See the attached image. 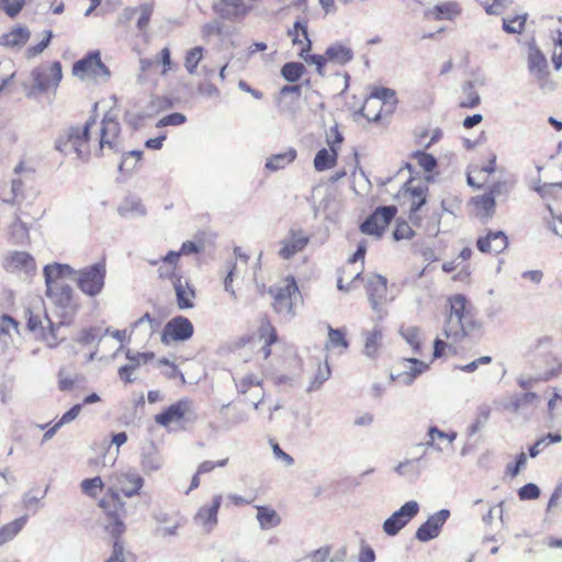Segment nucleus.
I'll return each instance as SVG.
<instances>
[{"instance_id": "nucleus-29", "label": "nucleus", "mask_w": 562, "mask_h": 562, "mask_svg": "<svg viewBox=\"0 0 562 562\" xmlns=\"http://www.w3.org/2000/svg\"><path fill=\"white\" fill-rule=\"evenodd\" d=\"M362 337L364 340L363 355L371 359L376 358L383 340L382 328L375 326L372 330H364Z\"/></svg>"}, {"instance_id": "nucleus-26", "label": "nucleus", "mask_w": 562, "mask_h": 562, "mask_svg": "<svg viewBox=\"0 0 562 562\" xmlns=\"http://www.w3.org/2000/svg\"><path fill=\"white\" fill-rule=\"evenodd\" d=\"M173 289L177 297V305L180 310H188L194 306L193 299L195 297V290L183 278H176L173 280Z\"/></svg>"}, {"instance_id": "nucleus-32", "label": "nucleus", "mask_w": 562, "mask_h": 562, "mask_svg": "<svg viewBox=\"0 0 562 562\" xmlns=\"http://www.w3.org/2000/svg\"><path fill=\"white\" fill-rule=\"evenodd\" d=\"M30 30L25 26H16L0 37V44L7 47H21L30 38Z\"/></svg>"}, {"instance_id": "nucleus-57", "label": "nucleus", "mask_w": 562, "mask_h": 562, "mask_svg": "<svg viewBox=\"0 0 562 562\" xmlns=\"http://www.w3.org/2000/svg\"><path fill=\"white\" fill-rule=\"evenodd\" d=\"M26 0H1V10L10 16H16L25 5Z\"/></svg>"}, {"instance_id": "nucleus-63", "label": "nucleus", "mask_w": 562, "mask_h": 562, "mask_svg": "<svg viewBox=\"0 0 562 562\" xmlns=\"http://www.w3.org/2000/svg\"><path fill=\"white\" fill-rule=\"evenodd\" d=\"M52 38H53V32L50 30L45 31L44 38L38 44L27 48V55L30 57H35V56L40 55L49 45Z\"/></svg>"}, {"instance_id": "nucleus-43", "label": "nucleus", "mask_w": 562, "mask_h": 562, "mask_svg": "<svg viewBox=\"0 0 562 562\" xmlns=\"http://www.w3.org/2000/svg\"><path fill=\"white\" fill-rule=\"evenodd\" d=\"M400 333L405 341L413 348V351L415 353H420V328L416 326H408L406 328H401Z\"/></svg>"}, {"instance_id": "nucleus-25", "label": "nucleus", "mask_w": 562, "mask_h": 562, "mask_svg": "<svg viewBox=\"0 0 562 562\" xmlns=\"http://www.w3.org/2000/svg\"><path fill=\"white\" fill-rule=\"evenodd\" d=\"M222 504V496L215 495L211 505L202 506L194 516V521L210 532L217 524V513Z\"/></svg>"}, {"instance_id": "nucleus-64", "label": "nucleus", "mask_w": 562, "mask_h": 562, "mask_svg": "<svg viewBox=\"0 0 562 562\" xmlns=\"http://www.w3.org/2000/svg\"><path fill=\"white\" fill-rule=\"evenodd\" d=\"M11 232L13 237L16 238L19 241H23L29 236L27 225L20 218H16L14 223L11 225Z\"/></svg>"}, {"instance_id": "nucleus-34", "label": "nucleus", "mask_w": 562, "mask_h": 562, "mask_svg": "<svg viewBox=\"0 0 562 562\" xmlns=\"http://www.w3.org/2000/svg\"><path fill=\"white\" fill-rule=\"evenodd\" d=\"M257 508V520L262 530H268L277 527L281 522L279 514L268 506H256Z\"/></svg>"}, {"instance_id": "nucleus-36", "label": "nucleus", "mask_w": 562, "mask_h": 562, "mask_svg": "<svg viewBox=\"0 0 562 562\" xmlns=\"http://www.w3.org/2000/svg\"><path fill=\"white\" fill-rule=\"evenodd\" d=\"M296 158V150L294 148H289L284 153L276 154L269 157L266 161L265 167L270 171H278L289 164H291Z\"/></svg>"}, {"instance_id": "nucleus-50", "label": "nucleus", "mask_w": 562, "mask_h": 562, "mask_svg": "<svg viewBox=\"0 0 562 562\" xmlns=\"http://www.w3.org/2000/svg\"><path fill=\"white\" fill-rule=\"evenodd\" d=\"M335 347H341L344 349L348 348V341L346 339L345 331L340 328H333L328 327V340L326 342V348H335Z\"/></svg>"}, {"instance_id": "nucleus-38", "label": "nucleus", "mask_w": 562, "mask_h": 562, "mask_svg": "<svg viewBox=\"0 0 562 562\" xmlns=\"http://www.w3.org/2000/svg\"><path fill=\"white\" fill-rule=\"evenodd\" d=\"M26 516L19 517L0 528V547L11 541L25 526Z\"/></svg>"}, {"instance_id": "nucleus-28", "label": "nucleus", "mask_w": 562, "mask_h": 562, "mask_svg": "<svg viewBox=\"0 0 562 562\" xmlns=\"http://www.w3.org/2000/svg\"><path fill=\"white\" fill-rule=\"evenodd\" d=\"M140 465L142 470L146 474H150L151 472H156L162 468V456L153 442L143 449Z\"/></svg>"}, {"instance_id": "nucleus-42", "label": "nucleus", "mask_w": 562, "mask_h": 562, "mask_svg": "<svg viewBox=\"0 0 562 562\" xmlns=\"http://www.w3.org/2000/svg\"><path fill=\"white\" fill-rule=\"evenodd\" d=\"M305 66L302 63H285L281 68L282 77L289 82H296L303 76Z\"/></svg>"}, {"instance_id": "nucleus-7", "label": "nucleus", "mask_w": 562, "mask_h": 562, "mask_svg": "<svg viewBox=\"0 0 562 562\" xmlns=\"http://www.w3.org/2000/svg\"><path fill=\"white\" fill-rule=\"evenodd\" d=\"M72 295L74 290L69 284L46 289V296L54 305L59 317L58 325H68L77 312V304Z\"/></svg>"}, {"instance_id": "nucleus-55", "label": "nucleus", "mask_w": 562, "mask_h": 562, "mask_svg": "<svg viewBox=\"0 0 562 562\" xmlns=\"http://www.w3.org/2000/svg\"><path fill=\"white\" fill-rule=\"evenodd\" d=\"M473 202L476 207L486 212V215L490 217L494 213L495 210V198L490 193H485L483 195L473 198Z\"/></svg>"}, {"instance_id": "nucleus-5", "label": "nucleus", "mask_w": 562, "mask_h": 562, "mask_svg": "<svg viewBox=\"0 0 562 562\" xmlns=\"http://www.w3.org/2000/svg\"><path fill=\"white\" fill-rule=\"evenodd\" d=\"M269 293L273 296V308L284 319L294 317V306L301 299V293L294 277H288L282 284L271 286Z\"/></svg>"}, {"instance_id": "nucleus-17", "label": "nucleus", "mask_w": 562, "mask_h": 562, "mask_svg": "<svg viewBox=\"0 0 562 562\" xmlns=\"http://www.w3.org/2000/svg\"><path fill=\"white\" fill-rule=\"evenodd\" d=\"M367 294L372 310L378 314L379 318L383 317L382 305L386 301L387 280L381 274L371 277L367 282Z\"/></svg>"}, {"instance_id": "nucleus-47", "label": "nucleus", "mask_w": 562, "mask_h": 562, "mask_svg": "<svg viewBox=\"0 0 562 562\" xmlns=\"http://www.w3.org/2000/svg\"><path fill=\"white\" fill-rule=\"evenodd\" d=\"M143 156L142 150H131L123 155V158L119 165V170L121 172H131L135 169L137 162L140 160Z\"/></svg>"}, {"instance_id": "nucleus-27", "label": "nucleus", "mask_w": 562, "mask_h": 562, "mask_svg": "<svg viewBox=\"0 0 562 562\" xmlns=\"http://www.w3.org/2000/svg\"><path fill=\"white\" fill-rule=\"evenodd\" d=\"M405 361L411 364L409 370L397 374L391 373L390 379L391 381H398L404 385H411L419 374L427 370L428 364L417 358H408Z\"/></svg>"}, {"instance_id": "nucleus-39", "label": "nucleus", "mask_w": 562, "mask_h": 562, "mask_svg": "<svg viewBox=\"0 0 562 562\" xmlns=\"http://www.w3.org/2000/svg\"><path fill=\"white\" fill-rule=\"evenodd\" d=\"M491 413H492V409H491L490 405H487V404L479 405V407L476 409L475 419L469 426V429H468L470 436L481 431L485 427L487 420L490 419Z\"/></svg>"}, {"instance_id": "nucleus-48", "label": "nucleus", "mask_w": 562, "mask_h": 562, "mask_svg": "<svg viewBox=\"0 0 562 562\" xmlns=\"http://www.w3.org/2000/svg\"><path fill=\"white\" fill-rule=\"evenodd\" d=\"M527 14L516 15L512 19H503V30L508 34H520L524 31Z\"/></svg>"}, {"instance_id": "nucleus-23", "label": "nucleus", "mask_w": 562, "mask_h": 562, "mask_svg": "<svg viewBox=\"0 0 562 562\" xmlns=\"http://www.w3.org/2000/svg\"><path fill=\"white\" fill-rule=\"evenodd\" d=\"M539 401L535 392L515 393L504 403V408L517 415H527L528 408L537 406Z\"/></svg>"}, {"instance_id": "nucleus-56", "label": "nucleus", "mask_w": 562, "mask_h": 562, "mask_svg": "<svg viewBox=\"0 0 562 562\" xmlns=\"http://www.w3.org/2000/svg\"><path fill=\"white\" fill-rule=\"evenodd\" d=\"M259 334L260 338L265 339V341H268V345H272L278 340L277 330L267 318L261 321Z\"/></svg>"}, {"instance_id": "nucleus-6", "label": "nucleus", "mask_w": 562, "mask_h": 562, "mask_svg": "<svg viewBox=\"0 0 562 562\" xmlns=\"http://www.w3.org/2000/svg\"><path fill=\"white\" fill-rule=\"evenodd\" d=\"M105 276V263L103 261H99L76 271L72 280L77 282V285L82 293L88 296H97L104 288Z\"/></svg>"}, {"instance_id": "nucleus-51", "label": "nucleus", "mask_w": 562, "mask_h": 562, "mask_svg": "<svg viewBox=\"0 0 562 562\" xmlns=\"http://www.w3.org/2000/svg\"><path fill=\"white\" fill-rule=\"evenodd\" d=\"M101 339H102V336L100 334V328L89 327V328H85L80 331V334L77 338V341L80 345L89 346V345H93V344L99 345Z\"/></svg>"}, {"instance_id": "nucleus-18", "label": "nucleus", "mask_w": 562, "mask_h": 562, "mask_svg": "<svg viewBox=\"0 0 562 562\" xmlns=\"http://www.w3.org/2000/svg\"><path fill=\"white\" fill-rule=\"evenodd\" d=\"M450 517V510L440 509L422 524L415 533V537L420 542H427L437 538L441 531L442 526Z\"/></svg>"}, {"instance_id": "nucleus-14", "label": "nucleus", "mask_w": 562, "mask_h": 562, "mask_svg": "<svg viewBox=\"0 0 562 562\" xmlns=\"http://www.w3.org/2000/svg\"><path fill=\"white\" fill-rule=\"evenodd\" d=\"M32 78L34 81L32 90L36 89L40 92H45L50 88H56L63 78L61 64L54 61L48 67L36 68L32 71Z\"/></svg>"}, {"instance_id": "nucleus-1", "label": "nucleus", "mask_w": 562, "mask_h": 562, "mask_svg": "<svg viewBox=\"0 0 562 562\" xmlns=\"http://www.w3.org/2000/svg\"><path fill=\"white\" fill-rule=\"evenodd\" d=\"M475 328H479V325L468 307L467 297L463 294L451 296L442 329L443 336L451 340V344H457Z\"/></svg>"}, {"instance_id": "nucleus-13", "label": "nucleus", "mask_w": 562, "mask_h": 562, "mask_svg": "<svg viewBox=\"0 0 562 562\" xmlns=\"http://www.w3.org/2000/svg\"><path fill=\"white\" fill-rule=\"evenodd\" d=\"M106 530L114 541L112 553L105 562H135V555L131 551L125 550L123 542L120 540L121 535L125 531V525L117 514L114 516L113 522H109Z\"/></svg>"}, {"instance_id": "nucleus-22", "label": "nucleus", "mask_w": 562, "mask_h": 562, "mask_svg": "<svg viewBox=\"0 0 562 562\" xmlns=\"http://www.w3.org/2000/svg\"><path fill=\"white\" fill-rule=\"evenodd\" d=\"M213 10L222 19L233 21L246 15L250 7L245 0H218V2L213 4Z\"/></svg>"}, {"instance_id": "nucleus-21", "label": "nucleus", "mask_w": 562, "mask_h": 562, "mask_svg": "<svg viewBox=\"0 0 562 562\" xmlns=\"http://www.w3.org/2000/svg\"><path fill=\"white\" fill-rule=\"evenodd\" d=\"M75 273L76 270L66 263L54 262L46 265L43 269L46 289L67 285L63 280L65 278L72 280Z\"/></svg>"}, {"instance_id": "nucleus-62", "label": "nucleus", "mask_w": 562, "mask_h": 562, "mask_svg": "<svg viewBox=\"0 0 562 562\" xmlns=\"http://www.w3.org/2000/svg\"><path fill=\"white\" fill-rule=\"evenodd\" d=\"M261 380L255 374H248L244 376L237 384V389L240 393H247L252 386H260Z\"/></svg>"}, {"instance_id": "nucleus-59", "label": "nucleus", "mask_w": 562, "mask_h": 562, "mask_svg": "<svg viewBox=\"0 0 562 562\" xmlns=\"http://www.w3.org/2000/svg\"><path fill=\"white\" fill-rule=\"evenodd\" d=\"M540 496V488L535 483H527L518 490V497L521 501H532Z\"/></svg>"}, {"instance_id": "nucleus-53", "label": "nucleus", "mask_w": 562, "mask_h": 562, "mask_svg": "<svg viewBox=\"0 0 562 562\" xmlns=\"http://www.w3.org/2000/svg\"><path fill=\"white\" fill-rule=\"evenodd\" d=\"M413 156L417 160L418 166L426 172H431L437 167V159L431 154L417 150Z\"/></svg>"}, {"instance_id": "nucleus-54", "label": "nucleus", "mask_w": 562, "mask_h": 562, "mask_svg": "<svg viewBox=\"0 0 562 562\" xmlns=\"http://www.w3.org/2000/svg\"><path fill=\"white\" fill-rule=\"evenodd\" d=\"M396 212H397L396 206L386 205V206H379L373 212V214L385 228L392 222V220L395 217Z\"/></svg>"}, {"instance_id": "nucleus-61", "label": "nucleus", "mask_w": 562, "mask_h": 562, "mask_svg": "<svg viewBox=\"0 0 562 562\" xmlns=\"http://www.w3.org/2000/svg\"><path fill=\"white\" fill-rule=\"evenodd\" d=\"M330 376V368L328 363L326 362L324 367L319 366L317 374L315 379L312 381L311 385L308 386L307 391L311 392L315 389H318L325 381L328 380Z\"/></svg>"}, {"instance_id": "nucleus-45", "label": "nucleus", "mask_w": 562, "mask_h": 562, "mask_svg": "<svg viewBox=\"0 0 562 562\" xmlns=\"http://www.w3.org/2000/svg\"><path fill=\"white\" fill-rule=\"evenodd\" d=\"M137 13L139 14L136 27L138 32L146 33L151 15L154 13V5L151 3H143L138 7H136Z\"/></svg>"}, {"instance_id": "nucleus-2", "label": "nucleus", "mask_w": 562, "mask_h": 562, "mask_svg": "<svg viewBox=\"0 0 562 562\" xmlns=\"http://www.w3.org/2000/svg\"><path fill=\"white\" fill-rule=\"evenodd\" d=\"M114 480L116 490L110 488L106 495L99 503L100 507L106 512L109 519L111 520L110 522H113L116 514L122 520L120 512H123L124 509L119 491L126 497H133L139 493L144 485V479L135 470L116 473L114 475Z\"/></svg>"}, {"instance_id": "nucleus-16", "label": "nucleus", "mask_w": 562, "mask_h": 562, "mask_svg": "<svg viewBox=\"0 0 562 562\" xmlns=\"http://www.w3.org/2000/svg\"><path fill=\"white\" fill-rule=\"evenodd\" d=\"M187 415H194L193 402L188 397H183L169 405L160 414H157L155 422L159 426L168 427L171 423L179 422Z\"/></svg>"}, {"instance_id": "nucleus-44", "label": "nucleus", "mask_w": 562, "mask_h": 562, "mask_svg": "<svg viewBox=\"0 0 562 562\" xmlns=\"http://www.w3.org/2000/svg\"><path fill=\"white\" fill-rule=\"evenodd\" d=\"M160 326V321L145 313L142 317L135 321L132 325L133 329H144L146 336H150Z\"/></svg>"}, {"instance_id": "nucleus-60", "label": "nucleus", "mask_w": 562, "mask_h": 562, "mask_svg": "<svg viewBox=\"0 0 562 562\" xmlns=\"http://www.w3.org/2000/svg\"><path fill=\"white\" fill-rule=\"evenodd\" d=\"M186 121H187L186 115H183L182 113L175 112V113H171V114H168V115L161 117L157 122L156 126L157 127L178 126V125L183 124Z\"/></svg>"}, {"instance_id": "nucleus-8", "label": "nucleus", "mask_w": 562, "mask_h": 562, "mask_svg": "<svg viewBox=\"0 0 562 562\" xmlns=\"http://www.w3.org/2000/svg\"><path fill=\"white\" fill-rule=\"evenodd\" d=\"M419 512V505L416 501H408L395 510L383 522V531L387 536H396Z\"/></svg>"}, {"instance_id": "nucleus-41", "label": "nucleus", "mask_w": 562, "mask_h": 562, "mask_svg": "<svg viewBox=\"0 0 562 562\" xmlns=\"http://www.w3.org/2000/svg\"><path fill=\"white\" fill-rule=\"evenodd\" d=\"M480 95L477 91L474 89V85L472 81H468L462 87V99L460 101L461 108H475L480 104Z\"/></svg>"}, {"instance_id": "nucleus-46", "label": "nucleus", "mask_w": 562, "mask_h": 562, "mask_svg": "<svg viewBox=\"0 0 562 562\" xmlns=\"http://www.w3.org/2000/svg\"><path fill=\"white\" fill-rule=\"evenodd\" d=\"M203 47L195 46L187 52L184 58V67L190 75H194L198 69V65L203 57Z\"/></svg>"}, {"instance_id": "nucleus-58", "label": "nucleus", "mask_w": 562, "mask_h": 562, "mask_svg": "<svg viewBox=\"0 0 562 562\" xmlns=\"http://www.w3.org/2000/svg\"><path fill=\"white\" fill-rule=\"evenodd\" d=\"M103 487V482L100 476L86 479L81 482V488L85 494L95 497L97 491Z\"/></svg>"}, {"instance_id": "nucleus-4", "label": "nucleus", "mask_w": 562, "mask_h": 562, "mask_svg": "<svg viewBox=\"0 0 562 562\" xmlns=\"http://www.w3.org/2000/svg\"><path fill=\"white\" fill-rule=\"evenodd\" d=\"M95 124V120L90 117L83 126H70L65 136H60L55 144V148L60 153L68 154L75 151L81 160H87L90 150L88 142L90 137V128Z\"/></svg>"}, {"instance_id": "nucleus-31", "label": "nucleus", "mask_w": 562, "mask_h": 562, "mask_svg": "<svg viewBox=\"0 0 562 562\" xmlns=\"http://www.w3.org/2000/svg\"><path fill=\"white\" fill-rule=\"evenodd\" d=\"M117 212L122 217L135 218L144 216L146 213L145 206L136 196H126L119 205Z\"/></svg>"}, {"instance_id": "nucleus-9", "label": "nucleus", "mask_w": 562, "mask_h": 562, "mask_svg": "<svg viewBox=\"0 0 562 562\" xmlns=\"http://www.w3.org/2000/svg\"><path fill=\"white\" fill-rule=\"evenodd\" d=\"M527 63L529 72L539 81L541 89L553 90L555 88L553 82L547 80L549 75L548 60L535 43L529 44Z\"/></svg>"}, {"instance_id": "nucleus-24", "label": "nucleus", "mask_w": 562, "mask_h": 562, "mask_svg": "<svg viewBox=\"0 0 562 562\" xmlns=\"http://www.w3.org/2000/svg\"><path fill=\"white\" fill-rule=\"evenodd\" d=\"M508 246V238L503 231L488 232L486 236L480 237L476 247L481 252H494L496 255L504 251Z\"/></svg>"}, {"instance_id": "nucleus-10", "label": "nucleus", "mask_w": 562, "mask_h": 562, "mask_svg": "<svg viewBox=\"0 0 562 562\" xmlns=\"http://www.w3.org/2000/svg\"><path fill=\"white\" fill-rule=\"evenodd\" d=\"M397 102L395 91L390 88H374L370 95L366 99L363 105L356 112V114L364 116L368 121L378 122L381 119L380 110L371 115L369 112L371 106L381 108L382 104L394 105Z\"/></svg>"}, {"instance_id": "nucleus-33", "label": "nucleus", "mask_w": 562, "mask_h": 562, "mask_svg": "<svg viewBox=\"0 0 562 562\" xmlns=\"http://www.w3.org/2000/svg\"><path fill=\"white\" fill-rule=\"evenodd\" d=\"M413 179L411 178L403 184L405 192L411 195L412 204H411V213H416L420 210L423 205L426 203V192L427 187L424 184L411 186Z\"/></svg>"}, {"instance_id": "nucleus-12", "label": "nucleus", "mask_w": 562, "mask_h": 562, "mask_svg": "<svg viewBox=\"0 0 562 562\" xmlns=\"http://www.w3.org/2000/svg\"><path fill=\"white\" fill-rule=\"evenodd\" d=\"M72 74L78 78L86 76L110 77L109 68L102 63L98 50L90 52L87 56L76 61L72 66Z\"/></svg>"}, {"instance_id": "nucleus-52", "label": "nucleus", "mask_w": 562, "mask_h": 562, "mask_svg": "<svg viewBox=\"0 0 562 562\" xmlns=\"http://www.w3.org/2000/svg\"><path fill=\"white\" fill-rule=\"evenodd\" d=\"M128 363L133 367L134 371L140 366L151 361L155 357L154 352H134L127 349L125 352Z\"/></svg>"}, {"instance_id": "nucleus-37", "label": "nucleus", "mask_w": 562, "mask_h": 562, "mask_svg": "<svg viewBox=\"0 0 562 562\" xmlns=\"http://www.w3.org/2000/svg\"><path fill=\"white\" fill-rule=\"evenodd\" d=\"M461 13V8L457 2H446L435 5L434 9L427 11L428 14H432L436 20H453Z\"/></svg>"}, {"instance_id": "nucleus-30", "label": "nucleus", "mask_w": 562, "mask_h": 562, "mask_svg": "<svg viewBox=\"0 0 562 562\" xmlns=\"http://www.w3.org/2000/svg\"><path fill=\"white\" fill-rule=\"evenodd\" d=\"M327 144L329 145V149L322 148L314 157L313 164L316 171L328 170L337 162L338 154L336 147H334V143L327 139Z\"/></svg>"}, {"instance_id": "nucleus-35", "label": "nucleus", "mask_w": 562, "mask_h": 562, "mask_svg": "<svg viewBox=\"0 0 562 562\" xmlns=\"http://www.w3.org/2000/svg\"><path fill=\"white\" fill-rule=\"evenodd\" d=\"M325 56L330 61L345 65L352 60L353 52L342 44H334L327 47Z\"/></svg>"}, {"instance_id": "nucleus-15", "label": "nucleus", "mask_w": 562, "mask_h": 562, "mask_svg": "<svg viewBox=\"0 0 562 562\" xmlns=\"http://www.w3.org/2000/svg\"><path fill=\"white\" fill-rule=\"evenodd\" d=\"M310 243V236L304 233L303 229L291 228L286 236L280 240V249L278 255L289 260L296 254L303 251Z\"/></svg>"}, {"instance_id": "nucleus-49", "label": "nucleus", "mask_w": 562, "mask_h": 562, "mask_svg": "<svg viewBox=\"0 0 562 562\" xmlns=\"http://www.w3.org/2000/svg\"><path fill=\"white\" fill-rule=\"evenodd\" d=\"M384 226L379 222V220L372 213L368 216L363 223L360 225V231L367 235H374L381 237L384 232Z\"/></svg>"}, {"instance_id": "nucleus-20", "label": "nucleus", "mask_w": 562, "mask_h": 562, "mask_svg": "<svg viewBox=\"0 0 562 562\" xmlns=\"http://www.w3.org/2000/svg\"><path fill=\"white\" fill-rule=\"evenodd\" d=\"M121 127L119 122L110 114H105L100 130V148L108 146L114 151L121 150V142L119 140Z\"/></svg>"}, {"instance_id": "nucleus-40", "label": "nucleus", "mask_w": 562, "mask_h": 562, "mask_svg": "<svg viewBox=\"0 0 562 562\" xmlns=\"http://www.w3.org/2000/svg\"><path fill=\"white\" fill-rule=\"evenodd\" d=\"M419 460L420 458L405 459L394 468V472L400 476L417 480L420 475V471L417 469L415 463Z\"/></svg>"}, {"instance_id": "nucleus-3", "label": "nucleus", "mask_w": 562, "mask_h": 562, "mask_svg": "<svg viewBox=\"0 0 562 562\" xmlns=\"http://www.w3.org/2000/svg\"><path fill=\"white\" fill-rule=\"evenodd\" d=\"M26 328L47 344L48 347L57 346L56 330L60 325L54 323L46 311L43 299H34L24 311Z\"/></svg>"}, {"instance_id": "nucleus-11", "label": "nucleus", "mask_w": 562, "mask_h": 562, "mask_svg": "<svg viewBox=\"0 0 562 562\" xmlns=\"http://www.w3.org/2000/svg\"><path fill=\"white\" fill-rule=\"evenodd\" d=\"M194 333L191 321L184 316H176L168 321L161 333V342L169 345L171 341L189 340Z\"/></svg>"}, {"instance_id": "nucleus-19", "label": "nucleus", "mask_w": 562, "mask_h": 562, "mask_svg": "<svg viewBox=\"0 0 562 562\" xmlns=\"http://www.w3.org/2000/svg\"><path fill=\"white\" fill-rule=\"evenodd\" d=\"M5 269L29 278L36 272V262L33 256L26 251H13L5 258Z\"/></svg>"}]
</instances>
